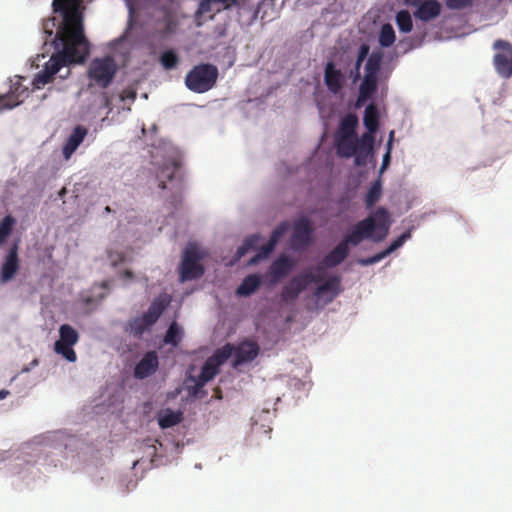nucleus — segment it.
<instances>
[{"label":"nucleus","instance_id":"1","mask_svg":"<svg viewBox=\"0 0 512 512\" xmlns=\"http://www.w3.org/2000/svg\"><path fill=\"white\" fill-rule=\"evenodd\" d=\"M83 0H53L52 10L63 16V26L57 37L61 39L62 51L53 54L42 71L33 79L35 89H41L53 81L61 68L71 63H82L89 54V43L84 35Z\"/></svg>","mask_w":512,"mask_h":512},{"label":"nucleus","instance_id":"2","mask_svg":"<svg viewBox=\"0 0 512 512\" xmlns=\"http://www.w3.org/2000/svg\"><path fill=\"white\" fill-rule=\"evenodd\" d=\"M390 217L387 209L379 207L373 214L356 223L343 241L349 245L357 246L364 239H372L375 242L382 241L390 228Z\"/></svg>","mask_w":512,"mask_h":512},{"label":"nucleus","instance_id":"3","mask_svg":"<svg viewBox=\"0 0 512 512\" xmlns=\"http://www.w3.org/2000/svg\"><path fill=\"white\" fill-rule=\"evenodd\" d=\"M219 70L210 63H200L192 67L185 76L186 87L197 94L206 93L217 83Z\"/></svg>","mask_w":512,"mask_h":512},{"label":"nucleus","instance_id":"4","mask_svg":"<svg viewBox=\"0 0 512 512\" xmlns=\"http://www.w3.org/2000/svg\"><path fill=\"white\" fill-rule=\"evenodd\" d=\"M117 66L110 56L95 58L91 61L88 69V77L101 88L108 87L116 74Z\"/></svg>","mask_w":512,"mask_h":512},{"label":"nucleus","instance_id":"5","mask_svg":"<svg viewBox=\"0 0 512 512\" xmlns=\"http://www.w3.org/2000/svg\"><path fill=\"white\" fill-rule=\"evenodd\" d=\"M200 260L201 255L194 245H190L184 250L179 273L181 282L198 279L204 274Z\"/></svg>","mask_w":512,"mask_h":512},{"label":"nucleus","instance_id":"6","mask_svg":"<svg viewBox=\"0 0 512 512\" xmlns=\"http://www.w3.org/2000/svg\"><path fill=\"white\" fill-rule=\"evenodd\" d=\"M496 51L493 64L496 72L505 79L512 76V44L506 40L498 39L493 43Z\"/></svg>","mask_w":512,"mask_h":512},{"label":"nucleus","instance_id":"7","mask_svg":"<svg viewBox=\"0 0 512 512\" xmlns=\"http://www.w3.org/2000/svg\"><path fill=\"white\" fill-rule=\"evenodd\" d=\"M59 340L55 342L54 350L69 362H75L77 355L73 346L79 340L78 332L69 324H63L59 328Z\"/></svg>","mask_w":512,"mask_h":512},{"label":"nucleus","instance_id":"8","mask_svg":"<svg viewBox=\"0 0 512 512\" xmlns=\"http://www.w3.org/2000/svg\"><path fill=\"white\" fill-rule=\"evenodd\" d=\"M313 232L312 223L307 217L298 219L294 224L291 247L297 251L306 249L312 243Z\"/></svg>","mask_w":512,"mask_h":512},{"label":"nucleus","instance_id":"9","mask_svg":"<svg viewBox=\"0 0 512 512\" xmlns=\"http://www.w3.org/2000/svg\"><path fill=\"white\" fill-rule=\"evenodd\" d=\"M23 79V77L17 76L16 81L11 84L10 90L6 94L0 95V111L14 108L28 97L29 89L22 84Z\"/></svg>","mask_w":512,"mask_h":512},{"label":"nucleus","instance_id":"10","mask_svg":"<svg viewBox=\"0 0 512 512\" xmlns=\"http://www.w3.org/2000/svg\"><path fill=\"white\" fill-rule=\"evenodd\" d=\"M410 6L416 7L415 18L427 22L440 15L441 5L437 0H405Z\"/></svg>","mask_w":512,"mask_h":512},{"label":"nucleus","instance_id":"11","mask_svg":"<svg viewBox=\"0 0 512 512\" xmlns=\"http://www.w3.org/2000/svg\"><path fill=\"white\" fill-rule=\"evenodd\" d=\"M218 372L219 367L207 359L202 366L199 376H190L188 378V381L194 383L192 386H188L190 395L197 397L206 383L212 380L218 374Z\"/></svg>","mask_w":512,"mask_h":512},{"label":"nucleus","instance_id":"12","mask_svg":"<svg viewBox=\"0 0 512 512\" xmlns=\"http://www.w3.org/2000/svg\"><path fill=\"white\" fill-rule=\"evenodd\" d=\"M234 367H237L243 363L253 361L259 354V346L257 343L252 341H244L240 343L236 348L234 347Z\"/></svg>","mask_w":512,"mask_h":512},{"label":"nucleus","instance_id":"13","mask_svg":"<svg viewBox=\"0 0 512 512\" xmlns=\"http://www.w3.org/2000/svg\"><path fill=\"white\" fill-rule=\"evenodd\" d=\"M324 82L328 90L336 94L342 89L345 83V75L330 61L325 65Z\"/></svg>","mask_w":512,"mask_h":512},{"label":"nucleus","instance_id":"14","mask_svg":"<svg viewBox=\"0 0 512 512\" xmlns=\"http://www.w3.org/2000/svg\"><path fill=\"white\" fill-rule=\"evenodd\" d=\"M295 266L294 260L286 255L279 256L269 268L271 283H277L290 274Z\"/></svg>","mask_w":512,"mask_h":512},{"label":"nucleus","instance_id":"15","mask_svg":"<svg viewBox=\"0 0 512 512\" xmlns=\"http://www.w3.org/2000/svg\"><path fill=\"white\" fill-rule=\"evenodd\" d=\"M158 365L157 353L155 351H149L135 366L134 375L138 379L147 378L157 370Z\"/></svg>","mask_w":512,"mask_h":512},{"label":"nucleus","instance_id":"16","mask_svg":"<svg viewBox=\"0 0 512 512\" xmlns=\"http://www.w3.org/2000/svg\"><path fill=\"white\" fill-rule=\"evenodd\" d=\"M374 133L368 130L360 138L357 137L358 153L354 159L356 166H363L367 163L368 156L371 154L374 144Z\"/></svg>","mask_w":512,"mask_h":512},{"label":"nucleus","instance_id":"17","mask_svg":"<svg viewBox=\"0 0 512 512\" xmlns=\"http://www.w3.org/2000/svg\"><path fill=\"white\" fill-rule=\"evenodd\" d=\"M374 133L368 130L360 138L357 137L358 153L354 159L356 166H363L367 163L368 156L371 154L374 144Z\"/></svg>","mask_w":512,"mask_h":512},{"label":"nucleus","instance_id":"18","mask_svg":"<svg viewBox=\"0 0 512 512\" xmlns=\"http://www.w3.org/2000/svg\"><path fill=\"white\" fill-rule=\"evenodd\" d=\"M87 133V128L81 125H77L73 129L62 150L63 157L66 160L70 159V157L73 155V153L77 150V148L80 146V144L87 136Z\"/></svg>","mask_w":512,"mask_h":512},{"label":"nucleus","instance_id":"19","mask_svg":"<svg viewBox=\"0 0 512 512\" xmlns=\"http://www.w3.org/2000/svg\"><path fill=\"white\" fill-rule=\"evenodd\" d=\"M236 3L237 0H202L198 8V13L213 18L215 14L230 8Z\"/></svg>","mask_w":512,"mask_h":512},{"label":"nucleus","instance_id":"20","mask_svg":"<svg viewBox=\"0 0 512 512\" xmlns=\"http://www.w3.org/2000/svg\"><path fill=\"white\" fill-rule=\"evenodd\" d=\"M336 152L340 157H356L358 153L357 136L335 137Z\"/></svg>","mask_w":512,"mask_h":512},{"label":"nucleus","instance_id":"21","mask_svg":"<svg viewBox=\"0 0 512 512\" xmlns=\"http://www.w3.org/2000/svg\"><path fill=\"white\" fill-rule=\"evenodd\" d=\"M349 255V247L342 240L333 250H331L322 260V266L333 268L341 264Z\"/></svg>","mask_w":512,"mask_h":512},{"label":"nucleus","instance_id":"22","mask_svg":"<svg viewBox=\"0 0 512 512\" xmlns=\"http://www.w3.org/2000/svg\"><path fill=\"white\" fill-rule=\"evenodd\" d=\"M19 268V261L17 256V247H13L9 250L8 255L6 256L5 262L2 265L1 270V280L2 282H7L11 280L16 274Z\"/></svg>","mask_w":512,"mask_h":512},{"label":"nucleus","instance_id":"23","mask_svg":"<svg viewBox=\"0 0 512 512\" xmlns=\"http://www.w3.org/2000/svg\"><path fill=\"white\" fill-rule=\"evenodd\" d=\"M261 284V278L257 274L246 276L236 290V294L241 297L250 296Z\"/></svg>","mask_w":512,"mask_h":512},{"label":"nucleus","instance_id":"24","mask_svg":"<svg viewBox=\"0 0 512 512\" xmlns=\"http://www.w3.org/2000/svg\"><path fill=\"white\" fill-rule=\"evenodd\" d=\"M340 284H341V278L339 276H332L328 280H326L324 283L319 285L316 288L314 294L316 297H321L325 293H330L331 294L330 300H332L334 297H336L340 293V291H341Z\"/></svg>","mask_w":512,"mask_h":512},{"label":"nucleus","instance_id":"25","mask_svg":"<svg viewBox=\"0 0 512 512\" xmlns=\"http://www.w3.org/2000/svg\"><path fill=\"white\" fill-rule=\"evenodd\" d=\"M358 126V118L355 114L349 113L342 118L337 134L335 137L357 136L356 128Z\"/></svg>","mask_w":512,"mask_h":512},{"label":"nucleus","instance_id":"26","mask_svg":"<svg viewBox=\"0 0 512 512\" xmlns=\"http://www.w3.org/2000/svg\"><path fill=\"white\" fill-rule=\"evenodd\" d=\"M53 13L59 15L62 18V21L58 22L55 17H50L43 21L42 30H43V33L46 35L45 43H47L48 38H50L54 35L55 30H56V33H55V36H54L52 42L55 43L56 41H59L61 43V39L57 37V34H58V31H60L61 27L63 26V23H64L63 16L59 12L55 13L53 11Z\"/></svg>","mask_w":512,"mask_h":512},{"label":"nucleus","instance_id":"27","mask_svg":"<svg viewBox=\"0 0 512 512\" xmlns=\"http://www.w3.org/2000/svg\"><path fill=\"white\" fill-rule=\"evenodd\" d=\"M379 111L375 104H369L364 112L363 123L370 133H376L379 128Z\"/></svg>","mask_w":512,"mask_h":512},{"label":"nucleus","instance_id":"28","mask_svg":"<svg viewBox=\"0 0 512 512\" xmlns=\"http://www.w3.org/2000/svg\"><path fill=\"white\" fill-rule=\"evenodd\" d=\"M377 78L370 75H365L359 87L358 103L364 102L371 98L377 89Z\"/></svg>","mask_w":512,"mask_h":512},{"label":"nucleus","instance_id":"29","mask_svg":"<svg viewBox=\"0 0 512 512\" xmlns=\"http://www.w3.org/2000/svg\"><path fill=\"white\" fill-rule=\"evenodd\" d=\"M182 420L183 413L181 411L166 409L159 415L158 424L162 429H167L179 424Z\"/></svg>","mask_w":512,"mask_h":512},{"label":"nucleus","instance_id":"30","mask_svg":"<svg viewBox=\"0 0 512 512\" xmlns=\"http://www.w3.org/2000/svg\"><path fill=\"white\" fill-rule=\"evenodd\" d=\"M382 61L383 53L381 51H373L367 58L365 65V75L378 77Z\"/></svg>","mask_w":512,"mask_h":512},{"label":"nucleus","instance_id":"31","mask_svg":"<svg viewBox=\"0 0 512 512\" xmlns=\"http://www.w3.org/2000/svg\"><path fill=\"white\" fill-rule=\"evenodd\" d=\"M180 165L176 161H172L170 164L165 165L157 174V179L159 181L158 187L160 189L166 188V182L164 179L173 180L175 174L177 173Z\"/></svg>","mask_w":512,"mask_h":512},{"label":"nucleus","instance_id":"32","mask_svg":"<svg viewBox=\"0 0 512 512\" xmlns=\"http://www.w3.org/2000/svg\"><path fill=\"white\" fill-rule=\"evenodd\" d=\"M261 237L258 234H253L248 236L243 244L238 247L235 253V260H240L244 255H246L250 250L257 248L258 243L260 242Z\"/></svg>","mask_w":512,"mask_h":512},{"label":"nucleus","instance_id":"33","mask_svg":"<svg viewBox=\"0 0 512 512\" xmlns=\"http://www.w3.org/2000/svg\"><path fill=\"white\" fill-rule=\"evenodd\" d=\"M234 346L227 343L222 348L217 349L214 354L208 359L216 366L220 367L225 363L233 354Z\"/></svg>","mask_w":512,"mask_h":512},{"label":"nucleus","instance_id":"34","mask_svg":"<svg viewBox=\"0 0 512 512\" xmlns=\"http://www.w3.org/2000/svg\"><path fill=\"white\" fill-rule=\"evenodd\" d=\"M183 337V330L182 328L177 324V322H172L166 331V334L164 336V343L165 344H171L173 346H177Z\"/></svg>","mask_w":512,"mask_h":512},{"label":"nucleus","instance_id":"35","mask_svg":"<svg viewBox=\"0 0 512 512\" xmlns=\"http://www.w3.org/2000/svg\"><path fill=\"white\" fill-rule=\"evenodd\" d=\"M395 32L391 24H384L379 34V44L382 47H390L395 42Z\"/></svg>","mask_w":512,"mask_h":512},{"label":"nucleus","instance_id":"36","mask_svg":"<svg viewBox=\"0 0 512 512\" xmlns=\"http://www.w3.org/2000/svg\"><path fill=\"white\" fill-rule=\"evenodd\" d=\"M382 195V187L380 181H375L369 188L366 198H365V204L366 207L369 209L371 208L376 202H378Z\"/></svg>","mask_w":512,"mask_h":512},{"label":"nucleus","instance_id":"37","mask_svg":"<svg viewBox=\"0 0 512 512\" xmlns=\"http://www.w3.org/2000/svg\"><path fill=\"white\" fill-rule=\"evenodd\" d=\"M396 23L399 30L403 33H409L413 28L411 15L407 10H401L397 13Z\"/></svg>","mask_w":512,"mask_h":512},{"label":"nucleus","instance_id":"38","mask_svg":"<svg viewBox=\"0 0 512 512\" xmlns=\"http://www.w3.org/2000/svg\"><path fill=\"white\" fill-rule=\"evenodd\" d=\"M169 299L163 297H157L148 308L147 312L150 313L157 320L162 315L167 305L169 304Z\"/></svg>","mask_w":512,"mask_h":512},{"label":"nucleus","instance_id":"39","mask_svg":"<svg viewBox=\"0 0 512 512\" xmlns=\"http://www.w3.org/2000/svg\"><path fill=\"white\" fill-rule=\"evenodd\" d=\"M160 62L166 70H171L178 65L179 57L173 50H167L162 53Z\"/></svg>","mask_w":512,"mask_h":512},{"label":"nucleus","instance_id":"40","mask_svg":"<svg viewBox=\"0 0 512 512\" xmlns=\"http://www.w3.org/2000/svg\"><path fill=\"white\" fill-rule=\"evenodd\" d=\"M148 329V326L142 322L140 317H136L128 323L129 333L138 338H140Z\"/></svg>","mask_w":512,"mask_h":512},{"label":"nucleus","instance_id":"41","mask_svg":"<svg viewBox=\"0 0 512 512\" xmlns=\"http://www.w3.org/2000/svg\"><path fill=\"white\" fill-rule=\"evenodd\" d=\"M13 224L14 219L11 216H6L0 223V245H2L10 235Z\"/></svg>","mask_w":512,"mask_h":512},{"label":"nucleus","instance_id":"42","mask_svg":"<svg viewBox=\"0 0 512 512\" xmlns=\"http://www.w3.org/2000/svg\"><path fill=\"white\" fill-rule=\"evenodd\" d=\"M301 293V288H297L292 282L286 285L281 292V299L283 301L294 300Z\"/></svg>","mask_w":512,"mask_h":512},{"label":"nucleus","instance_id":"43","mask_svg":"<svg viewBox=\"0 0 512 512\" xmlns=\"http://www.w3.org/2000/svg\"><path fill=\"white\" fill-rule=\"evenodd\" d=\"M369 50L370 47L368 44H361V46L358 49L357 53V59H356V77H360V69L362 66L363 61L369 57Z\"/></svg>","mask_w":512,"mask_h":512},{"label":"nucleus","instance_id":"44","mask_svg":"<svg viewBox=\"0 0 512 512\" xmlns=\"http://www.w3.org/2000/svg\"><path fill=\"white\" fill-rule=\"evenodd\" d=\"M275 246L271 245V243L268 241L266 244L262 245L259 248V251L257 254L250 260V264H256L261 259L267 258L270 253L274 250Z\"/></svg>","mask_w":512,"mask_h":512},{"label":"nucleus","instance_id":"45","mask_svg":"<svg viewBox=\"0 0 512 512\" xmlns=\"http://www.w3.org/2000/svg\"><path fill=\"white\" fill-rule=\"evenodd\" d=\"M311 280H314V278L310 274L304 273L300 276L294 277L290 282L296 285L297 288H301L302 292L311 283Z\"/></svg>","mask_w":512,"mask_h":512},{"label":"nucleus","instance_id":"46","mask_svg":"<svg viewBox=\"0 0 512 512\" xmlns=\"http://www.w3.org/2000/svg\"><path fill=\"white\" fill-rule=\"evenodd\" d=\"M475 0H446L445 4L449 9L461 10L473 5Z\"/></svg>","mask_w":512,"mask_h":512},{"label":"nucleus","instance_id":"47","mask_svg":"<svg viewBox=\"0 0 512 512\" xmlns=\"http://www.w3.org/2000/svg\"><path fill=\"white\" fill-rule=\"evenodd\" d=\"M408 238H410V232H404L403 234H401L386 248V253L391 254L392 252L400 248Z\"/></svg>","mask_w":512,"mask_h":512},{"label":"nucleus","instance_id":"48","mask_svg":"<svg viewBox=\"0 0 512 512\" xmlns=\"http://www.w3.org/2000/svg\"><path fill=\"white\" fill-rule=\"evenodd\" d=\"M388 255L389 254L386 253V249H385L384 251H382L380 253H377V254H375L372 257H369L367 259H361L359 261V263L364 265V266L372 265V264L378 263L379 261H381L382 259H384Z\"/></svg>","mask_w":512,"mask_h":512},{"label":"nucleus","instance_id":"49","mask_svg":"<svg viewBox=\"0 0 512 512\" xmlns=\"http://www.w3.org/2000/svg\"><path fill=\"white\" fill-rule=\"evenodd\" d=\"M286 230V227L284 225L278 226L276 229L273 230L269 242L271 245L276 246L281 236L284 234Z\"/></svg>","mask_w":512,"mask_h":512},{"label":"nucleus","instance_id":"50","mask_svg":"<svg viewBox=\"0 0 512 512\" xmlns=\"http://www.w3.org/2000/svg\"><path fill=\"white\" fill-rule=\"evenodd\" d=\"M326 267L325 266H322V262L315 268V272L312 273V272H308V274H310L314 280H311V283H318V282H321L324 278V269Z\"/></svg>","mask_w":512,"mask_h":512},{"label":"nucleus","instance_id":"51","mask_svg":"<svg viewBox=\"0 0 512 512\" xmlns=\"http://www.w3.org/2000/svg\"><path fill=\"white\" fill-rule=\"evenodd\" d=\"M140 319L142 320V322H144L146 324V326H148V328H150L151 326H153L156 322H157V319L155 317H153L150 313L148 312H145L141 317Z\"/></svg>","mask_w":512,"mask_h":512},{"label":"nucleus","instance_id":"52","mask_svg":"<svg viewBox=\"0 0 512 512\" xmlns=\"http://www.w3.org/2000/svg\"><path fill=\"white\" fill-rule=\"evenodd\" d=\"M140 319L142 320V322H144L146 324V326H148V328H150L151 326H153L156 322H157V319L155 317H153L150 313L148 312H145L141 317Z\"/></svg>","mask_w":512,"mask_h":512},{"label":"nucleus","instance_id":"53","mask_svg":"<svg viewBox=\"0 0 512 512\" xmlns=\"http://www.w3.org/2000/svg\"><path fill=\"white\" fill-rule=\"evenodd\" d=\"M391 155V150H389V148H387V151L386 153L384 154L383 156V161H382V166H381V170L383 171L384 169L387 168V166L389 165L390 163V156Z\"/></svg>","mask_w":512,"mask_h":512},{"label":"nucleus","instance_id":"54","mask_svg":"<svg viewBox=\"0 0 512 512\" xmlns=\"http://www.w3.org/2000/svg\"><path fill=\"white\" fill-rule=\"evenodd\" d=\"M394 135H395L394 131H391L389 133V140L387 142V148H389V150H392V143H393Z\"/></svg>","mask_w":512,"mask_h":512},{"label":"nucleus","instance_id":"55","mask_svg":"<svg viewBox=\"0 0 512 512\" xmlns=\"http://www.w3.org/2000/svg\"><path fill=\"white\" fill-rule=\"evenodd\" d=\"M350 77L353 78L354 81H357L360 77H356V65L350 71Z\"/></svg>","mask_w":512,"mask_h":512},{"label":"nucleus","instance_id":"56","mask_svg":"<svg viewBox=\"0 0 512 512\" xmlns=\"http://www.w3.org/2000/svg\"><path fill=\"white\" fill-rule=\"evenodd\" d=\"M9 394V391L7 390H1L0 391V399L6 398V396Z\"/></svg>","mask_w":512,"mask_h":512},{"label":"nucleus","instance_id":"57","mask_svg":"<svg viewBox=\"0 0 512 512\" xmlns=\"http://www.w3.org/2000/svg\"><path fill=\"white\" fill-rule=\"evenodd\" d=\"M126 97H130V98L134 99L136 97V94L134 92H131L127 95H122V99H124Z\"/></svg>","mask_w":512,"mask_h":512},{"label":"nucleus","instance_id":"58","mask_svg":"<svg viewBox=\"0 0 512 512\" xmlns=\"http://www.w3.org/2000/svg\"><path fill=\"white\" fill-rule=\"evenodd\" d=\"M259 8H260V5H258L257 9L254 11L253 18H257L258 13H259Z\"/></svg>","mask_w":512,"mask_h":512},{"label":"nucleus","instance_id":"59","mask_svg":"<svg viewBox=\"0 0 512 512\" xmlns=\"http://www.w3.org/2000/svg\"><path fill=\"white\" fill-rule=\"evenodd\" d=\"M171 32V24H168L166 26V33H170Z\"/></svg>","mask_w":512,"mask_h":512},{"label":"nucleus","instance_id":"60","mask_svg":"<svg viewBox=\"0 0 512 512\" xmlns=\"http://www.w3.org/2000/svg\"><path fill=\"white\" fill-rule=\"evenodd\" d=\"M105 212L110 213L111 212V208L109 206H106L105 207Z\"/></svg>","mask_w":512,"mask_h":512},{"label":"nucleus","instance_id":"61","mask_svg":"<svg viewBox=\"0 0 512 512\" xmlns=\"http://www.w3.org/2000/svg\"><path fill=\"white\" fill-rule=\"evenodd\" d=\"M68 74H69V70H67L66 74L62 75L61 78H66Z\"/></svg>","mask_w":512,"mask_h":512},{"label":"nucleus","instance_id":"62","mask_svg":"<svg viewBox=\"0 0 512 512\" xmlns=\"http://www.w3.org/2000/svg\"><path fill=\"white\" fill-rule=\"evenodd\" d=\"M109 104V99L106 97V106Z\"/></svg>","mask_w":512,"mask_h":512}]
</instances>
